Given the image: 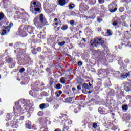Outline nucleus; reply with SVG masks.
<instances>
[{"label": "nucleus", "mask_w": 131, "mask_h": 131, "mask_svg": "<svg viewBox=\"0 0 131 131\" xmlns=\"http://www.w3.org/2000/svg\"><path fill=\"white\" fill-rule=\"evenodd\" d=\"M90 43L92 47H97L98 45H104V40L101 38H96L94 41L91 40Z\"/></svg>", "instance_id": "f257e3e1"}, {"label": "nucleus", "mask_w": 131, "mask_h": 131, "mask_svg": "<svg viewBox=\"0 0 131 131\" xmlns=\"http://www.w3.org/2000/svg\"><path fill=\"white\" fill-rule=\"evenodd\" d=\"M89 84L84 83L83 85V91L85 92V94H91L92 93L90 90L91 88H92V85L91 83H89Z\"/></svg>", "instance_id": "f03ea898"}, {"label": "nucleus", "mask_w": 131, "mask_h": 131, "mask_svg": "<svg viewBox=\"0 0 131 131\" xmlns=\"http://www.w3.org/2000/svg\"><path fill=\"white\" fill-rule=\"evenodd\" d=\"M40 21L43 25H48V22L47 19L43 17V14H40Z\"/></svg>", "instance_id": "7ed1b4c3"}, {"label": "nucleus", "mask_w": 131, "mask_h": 131, "mask_svg": "<svg viewBox=\"0 0 131 131\" xmlns=\"http://www.w3.org/2000/svg\"><path fill=\"white\" fill-rule=\"evenodd\" d=\"M9 31H10V27L7 26L5 28V30H3L1 35H6Z\"/></svg>", "instance_id": "20e7f679"}, {"label": "nucleus", "mask_w": 131, "mask_h": 131, "mask_svg": "<svg viewBox=\"0 0 131 131\" xmlns=\"http://www.w3.org/2000/svg\"><path fill=\"white\" fill-rule=\"evenodd\" d=\"M58 3L60 6H65L66 5V0H59Z\"/></svg>", "instance_id": "39448f33"}, {"label": "nucleus", "mask_w": 131, "mask_h": 131, "mask_svg": "<svg viewBox=\"0 0 131 131\" xmlns=\"http://www.w3.org/2000/svg\"><path fill=\"white\" fill-rule=\"evenodd\" d=\"M68 29V26L67 25H63L62 28H61V29L62 30H66L67 29Z\"/></svg>", "instance_id": "423d86ee"}, {"label": "nucleus", "mask_w": 131, "mask_h": 131, "mask_svg": "<svg viewBox=\"0 0 131 131\" xmlns=\"http://www.w3.org/2000/svg\"><path fill=\"white\" fill-rule=\"evenodd\" d=\"M4 15L3 12L0 13V21H2L4 19Z\"/></svg>", "instance_id": "0eeeda50"}, {"label": "nucleus", "mask_w": 131, "mask_h": 131, "mask_svg": "<svg viewBox=\"0 0 131 131\" xmlns=\"http://www.w3.org/2000/svg\"><path fill=\"white\" fill-rule=\"evenodd\" d=\"M61 85H60V84H57L56 85V89H57V90H60L61 88Z\"/></svg>", "instance_id": "6e6552de"}, {"label": "nucleus", "mask_w": 131, "mask_h": 131, "mask_svg": "<svg viewBox=\"0 0 131 131\" xmlns=\"http://www.w3.org/2000/svg\"><path fill=\"white\" fill-rule=\"evenodd\" d=\"M40 109H45L46 108V104L42 103L40 105Z\"/></svg>", "instance_id": "1a4fd4ad"}, {"label": "nucleus", "mask_w": 131, "mask_h": 131, "mask_svg": "<svg viewBox=\"0 0 131 131\" xmlns=\"http://www.w3.org/2000/svg\"><path fill=\"white\" fill-rule=\"evenodd\" d=\"M60 80L61 83H62L63 84H64V83H65L66 81L65 80V78H61Z\"/></svg>", "instance_id": "9d476101"}, {"label": "nucleus", "mask_w": 131, "mask_h": 131, "mask_svg": "<svg viewBox=\"0 0 131 131\" xmlns=\"http://www.w3.org/2000/svg\"><path fill=\"white\" fill-rule=\"evenodd\" d=\"M116 11H117V8H114L113 10L110 9V11L111 13H114V12H116Z\"/></svg>", "instance_id": "9b49d317"}, {"label": "nucleus", "mask_w": 131, "mask_h": 131, "mask_svg": "<svg viewBox=\"0 0 131 131\" xmlns=\"http://www.w3.org/2000/svg\"><path fill=\"white\" fill-rule=\"evenodd\" d=\"M33 4L34 7H39L40 5V4H39V5L37 4V2H34L33 3Z\"/></svg>", "instance_id": "f8f14e48"}, {"label": "nucleus", "mask_w": 131, "mask_h": 131, "mask_svg": "<svg viewBox=\"0 0 131 131\" xmlns=\"http://www.w3.org/2000/svg\"><path fill=\"white\" fill-rule=\"evenodd\" d=\"M128 76V73H126L125 75H122V78H126Z\"/></svg>", "instance_id": "ddd939ff"}, {"label": "nucleus", "mask_w": 131, "mask_h": 131, "mask_svg": "<svg viewBox=\"0 0 131 131\" xmlns=\"http://www.w3.org/2000/svg\"><path fill=\"white\" fill-rule=\"evenodd\" d=\"M66 43V42H65V41H62V42H61L59 43V46H60L61 47H63V46H64Z\"/></svg>", "instance_id": "4468645a"}, {"label": "nucleus", "mask_w": 131, "mask_h": 131, "mask_svg": "<svg viewBox=\"0 0 131 131\" xmlns=\"http://www.w3.org/2000/svg\"><path fill=\"white\" fill-rule=\"evenodd\" d=\"M123 110H127L128 109V106L127 105H124L122 106Z\"/></svg>", "instance_id": "2eb2a0df"}, {"label": "nucleus", "mask_w": 131, "mask_h": 131, "mask_svg": "<svg viewBox=\"0 0 131 131\" xmlns=\"http://www.w3.org/2000/svg\"><path fill=\"white\" fill-rule=\"evenodd\" d=\"M73 4H71L70 5H69V9L70 10H72L73 9Z\"/></svg>", "instance_id": "dca6fc26"}, {"label": "nucleus", "mask_w": 131, "mask_h": 131, "mask_svg": "<svg viewBox=\"0 0 131 131\" xmlns=\"http://www.w3.org/2000/svg\"><path fill=\"white\" fill-rule=\"evenodd\" d=\"M35 11L36 12H40V8H35Z\"/></svg>", "instance_id": "f3484780"}, {"label": "nucleus", "mask_w": 131, "mask_h": 131, "mask_svg": "<svg viewBox=\"0 0 131 131\" xmlns=\"http://www.w3.org/2000/svg\"><path fill=\"white\" fill-rule=\"evenodd\" d=\"M107 34L108 35H112V34L111 33V32L110 31V30H107Z\"/></svg>", "instance_id": "a211bd4d"}, {"label": "nucleus", "mask_w": 131, "mask_h": 131, "mask_svg": "<svg viewBox=\"0 0 131 131\" xmlns=\"http://www.w3.org/2000/svg\"><path fill=\"white\" fill-rule=\"evenodd\" d=\"M103 21V19L102 18H100L99 17L97 18V21L98 22H102Z\"/></svg>", "instance_id": "6ab92c4d"}, {"label": "nucleus", "mask_w": 131, "mask_h": 131, "mask_svg": "<svg viewBox=\"0 0 131 131\" xmlns=\"http://www.w3.org/2000/svg\"><path fill=\"white\" fill-rule=\"evenodd\" d=\"M97 126V123H93V127H94V128H96Z\"/></svg>", "instance_id": "aec40b11"}, {"label": "nucleus", "mask_w": 131, "mask_h": 131, "mask_svg": "<svg viewBox=\"0 0 131 131\" xmlns=\"http://www.w3.org/2000/svg\"><path fill=\"white\" fill-rule=\"evenodd\" d=\"M70 23L71 25H73V24H74V23H75V21H74V20H72L70 21Z\"/></svg>", "instance_id": "412c9836"}, {"label": "nucleus", "mask_w": 131, "mask_h": 131, "mask_svg": "<svg viewBox=\"0 0 131 131\" xmlns=\"http://www.w3.org/2000/svg\"><path fill=\"white\" fill-rule=\"evenodd\" d=\"M19 72L20 73H22V72H24V68H23L20 69L19 70Z\"/></svg>", "instance_id": "4be33fe9"}, {"label": "nucleus", "mask_w": 131, "mask_h": 131, "mask_svg": "<svg viewBox=\"0 0 131 131\" xmlns=\"http://www.w3.org/2000/svg\"><path fill=\"white\" fill-rule=\"evenodd\" d=\"M113 25H114V26H117V22L114 21V22L113 23Z\"/></svg>", "instance_id": "5701e85b"}, {"label": "nucleus", "mask_w": 131, "mask_h": 131, "mask_svg": "<svg viewBox=\"0 0 131 131\" xmlns=\"http://www.w3.org/2000/svg\"><path fill=\"white\" fill-rule=\"evenodd\" d=\"M78 65L79 66H81L82 65V62H80V61L78 62Z\"/></svg>", "instance_id": "b1692460"}, {"label": "nucleus", "mask_w": 131, "mask_h": 131, "mask_svg": "<svg viewBox=\"0 0 131 131\" xmlns=\"http://www.w3.org/2000/svg\"><path fill=\"white\" fill-rule=\"evenodd\" d=\"M98 2L99 4H103L104 2L102 1V0H98Z\"/></svg>", "instance_id": "393cba45"}, {"label": "nucleus", "mask_w": 131, "mask_h": 131, "mask_svg": "<svg viewBox=\"0 0 131 131\" xmlns=\"http://www.w3.org/2000/svg\"><path fill=\"white\" fill-rule=\"evenodd\" d=\"M56 97H59L60 96V94H59L58 93H56Z\"/></svg>", "instance_id": "a878e982"}, {"label": "nucleus", "mask_w": 131, "mask_h": 131, "mask_svg": "<svg viewBox=\"0 0 131 131\" xmlns=\"http://www.w3.org/2000/svg\"><path fill=\"white\" fill-rule=\"evenodd\" d=\"M58 93L59 95H61L62 94V91H59Z\"/></svg>", "instance_id": "bb28decb"}, {"label": "nucleus", "mask_w": 131, "mask_h": 131, "mask_svg": "<svg viewBox=\"0 0 131 131\" xmlns=\"http://www.w3.org/2000/svg\"><path fill=\"white\" fill-rule=\"evenodd\" d=\"M77 89H78V90H81V87L79 85L77 86Z\"/></svg>", "instance_id": "cd10ccee"}, {"label": "nucleus", "mask_w": 131, "mask_h": 131, "mask_svg": "<svg viewBox=\"0 0 131 131\" xmlns=\"http://www.w3.org/2000/svg\"><path fill=\"white\" fill-rule=\"evenodd\" d=\"M9 25H10V27H12V26H13L12 23H10Z\"/></svg>", "instance_id": "c85d7f7f"}, {"label": "nucleus", "mask_w": 131, "mask_h": 131, "mask_svg": "<svg viewBox=\"0 0 131 131\" xmlns=\"http://www.w3.org/2000/svg\"><path fill=\"white\" fill-rule=\"evenodd\" d=\"M54 24H55V25H56V26H57V25H58L59 24L58 23V22H55Z\"/></svg>", "instance_id": "c756f323"}, {"label": "nucleus", "mask_w": 131, "mask_h": 131, "mask_svg": "<svg viewBox=\"0 0 131 131\" xmlns=\"http://www.w3.org/2000/svg\"><path fill=\"white\" fill-rule=\"evenodd\" d=\"M54 131H61V129H56Z\"/></svg>", "instance_id": "7c9ffc66"}, {"label": "nucleus", "mask_w": 131, "mask_h": 131, "mask_svg": "<svg viewBox=\"0 0 131 131\" xmlns=\"http://www.w3.org/2000/svg\"><path fill=\"white\" fill-rule=\"evenodd\" d=\"M57 21H58V19L55 18V19H54V21H55V22H57Z\"/></svg>", "instance_id": "2f4dec72"}, {"label": "nucleus", "mask_w": 131, "mask_h": 131, "mask_svg": "<svg viewBox=\"0 0 131 131\" xmlns=\"http://www.w3.org/2000/svg\"><path fill=\"white\" fill-rule=\"evenodd\" d=\"M75 90H76L75 88H72V91H75Z\"/></svg>", "instance_id": "473e14b6"}, {"label": "nucleus", "mask_w": 131, "mask_h": 131, "mask_svg": "<svg viewBox=\"0 0 131 131\" xmlns=\"http://www.w3.org/2000/svg\"><path fill=\"white\" fill-rule=\"evenodd\" d=\"M82 40H83V41H84V42H86V40H85V39L84 38H82Z\"/></svg>", "instance_id": "72a5a7b5"}, {"label": "nucleus", "mask_w": 131, "mask_h": 131, "mask_svg": "<svg viewBox=\"0 0 131 131\" xmlns=\"http://www.w3.org/2000/svg\"><path fill=\"white\" fill-rule=\"evenodd\" d=\"M121 9H123V8H120V10H121Z\"/></svg>", "instance_id": "f704fd0d"}, {"label": "nucleus", "mask_w": 131, "mask_h": 131, "mask_svg": "<svg viewBox=\"0 0 131 131\" xmlns=\"http://www.w3.org/2000/svg\"><path fill=\"white\" fill-rule=\"evenodd\" d=\"M69 100H71V98H69Z\"/></svg>", "instance_id": "c9c22d12"}, {"label": "nucleus", "mask_w": 131, "mask_h": 131, "mask_svg": "<svg viewBox=\"0 0 131 131\" xmlns=\"http://www.w3.org/2000/svg\"><path fill=\"white\" fill-rule=\"evenodd\" d=\"M16 105V106H17V105H18V103H17Z\"/></svg>", "instance_id": "e433bc0d"}, {"label": "nucleus", "mask_w": 131, "mask_h": 131, "mask_svg": "<svg viewBox=\"0 0 131 131\" xmlns=\"http://www.w3.org/2000/svg\"><path fill=\"white\" fill-rule=\"evenodd\" d=\"M77 113V112H75V113Z\"/></svg>", "instance_id": "4c0bfd02"}, {"label": "nucleus", "mask_w": 131, "mask_h": 131, "mask_svg": "<svg viewBox=\"0 0 131 131\" xmlns=\"http://www.w3.org/2000/svg\"><path fill=\"white\" fill-rule=\"evenodd\" d=\"M0 78H1V76H0Z\"/></svg>", "instance_id": "58836bf2"}]
</instances>
